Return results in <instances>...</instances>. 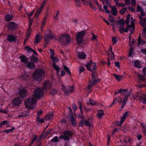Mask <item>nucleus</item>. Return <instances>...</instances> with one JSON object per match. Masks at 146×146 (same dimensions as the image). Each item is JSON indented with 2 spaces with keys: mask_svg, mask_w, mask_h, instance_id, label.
<instances>
[{
  "mask_svg": "<svg viewBox=\"0 0 146 146\" xmlns=\"http://www.w3.org/2000/svg\"><path fill=\"white\" fill-rule=\"evenodd\" d=\"M8 122L7 121H5L2 122L0 125V127H2V126L3 125H4L6 124H8Z\"/></svg>",
  "mask_w": 146,
  "mask_h": 146,
  "instance_id": "nucleus-54",
  "label": "nucleus"
},
{
  "mask_svg": "<svg viewBox=\"0 0 146 146\" xmlns=\"http://www.w3.org/2000/svg\"><path fill=\"white\" fill-rule=\"evenodd\" d=\"M85 34V32L84 31L79 32L76 34V39L78 43L80 44L82 42L83 40V38Z\"/></svg>",
  "mask_w": 146,
  "mask_h": 146,
  "instance_id": "nucleus-6",
  "label": "nucleus"
},
{
  "mask_svg": "<svg viewBox=\"0 0 146 146\" xmlns=\"http://www.w3.org/2000/svg\"><path fill=\"white\" fill-rule=\"evenodd\" d=\"M15 129V128H14V127H12V128L11 129L5 130H4L3 131V132H5L7 133H8L10 132L11 131H13Z\"/></svg>",
  "mask_w": 146,
  "mask_h": 146,
  "instance_id": "nucleus-37",
  "label": "nucleus"
},
{
  "mask_svg": "<svg viewBox=\"0 0 146 146\" xmlns=\"http://www.w3.org/2000/svg\"><path fill=\"white\" fill-rule=\"evenodd\" d=\"M48 32L49 33L48 34H46L44 36V39L45 42H48L50 39L54 38L50 31L48 30Z\"/></svg>",
  "mask_w": 146,
  "mask_h": 146,
  "instance_id": "nucleus-8",
  "label": "nucleus"
},
{
  "mask_svg": "<svg viewBox=\"0 0 146 146\" xmlns=\"http://www.w3.org/2000/svg\"><path fill=\"white\" fill-rule=\"evenodd\" d=\"M109 18L110 21L111 23H113L114 22L115 20L114 18L111 17V15H109Z\"/></svg>",
  "mask_w": 146,
  "mask_h": 146,
  "instance_id": "nucleus-53",
  "label": "nucleus"
},
{
  "mask_svg": "<svg viewBox=\"0 0 146 146\" xmlns=\"http://www.w3.org/2000/svg\"><path fill=\"white\" fill-rule=\"evenodd\" d=\"M13 15L11 14H7L5 16V20L7 21H10L13 19Z\"/></svg>",
  "mask_w": 146,
  "mask_h": 146,
  "instance_id": "nucleus-19",
  "label": "nucleus"
},
{
  "mask_svg": "<svg viewBox=\"0 0 146 146\" xmlns=\"http://www.w3.org/2000/svg\"><path fill=\"white\" fill-rule=\"evenodd\" d=\"M61 88L67 94H69L72 93L74 90V86H67L66 87L62 84L61 85Z\"/></svg>",
  "mask_w": 146,
  "mask_h": 146,
  "instance_id": "nucleus-4",
  "label": "nucleus"
},
{
  "mask_svg": "<svg viewBox=\"0 0 146 146\" xmlns=\"http://www.w3.org/2000/svg\"><path fill=\"white\" fill-rule=\"evenodd\" d=\"M92 79L95 78L97 76V74L95 72H92Z\"/></svg>",
  "mask_w": 146,
  "mask_h": 146,
  "instance_id": "nucleus-61",
  "label": "nucleus"
},
{
  "mask_svg": "<svg viewBox=\"0 0 146 146\" xmlns=\"http://www.w3.org/2000/svg\"><path fill=\"white\" fill-rule=\"evenodd\" d=\"M76 4L78 7H80L81 5V2L80 0H75Z\"/></svg>",
  "mask_w": 146,
  "mask_h": 146,
  "instance_id": "nucleus-52",
  "label": "nucleus"
},
{
  "mask_svg": "<svg viewBox=\"0 0 146 146\" xmlns=\"http://www.w3.org/2000/svg\"><path fill=\"white\" fill-rule=\"evenodd\" d=\"M42 38V36H40L39 34H37L35 36V40L34 43L35 45L36 44L38 43L40 41V40Z\"/></svg>",
  "mask_w": 146,
  "mask_h": 146,
  "instance_id": "nucleus-18",
  "label": "nucleus"
},
{
  "mask_svg": "<svg viewBox=\"0 0 146 146\" xmlns=\"http://www.w3.org/2000/svg\"><path fill=\"white\" fill-rule=\"evenodd\" d=\"M138 45H143L145 43V41L143 40H141V38L140 36H139L138 38Z\"/></svg>",
  "mask_w": 146,
  "mask_h": 146,
  "instance_id": "nucleus-34",
  "label": "nucleus"
},
{
  "mask_svg": "<svg viewBox=\"0 0 146 146\" xmlns=\"http://www.w3.org/2000/svg\"><path fill=\"white\" fill-rule=\"evenodd\" d=\"M128 113H129V112L128 111H126L123 114V116L121 117L120 121V123L121 124L124 121L125 118Z\"/></svg>",
  "mask_w": 146,
  "mask_h": 146,
  "instance_id": "nucleus-26",
  "label": "nucleus"
},
{
  "mask_svg": "<svg viewBox=\"0 0 146 146\" xmlns=\"http://www.w3.org/2000/svg\"><path fill=\"white\" fill-rule=\"evenodd\" d=\"M113 75L116 79L118 81H119L122 79L124 77L123 75H118L115 74H114Z\"/></svg>",
  "mask_w": 146,
  "mask_h": 146,
  "instance_id": "nucleus-27",
  "label": "nucleus"
},
{
  "mask_svg": "<svg viewBox=\"0 0 146 146\" xmlns=\"http://www.w3.org/2000/svg\"><path fill=\"white\" fill-rule=\"evenodd\" d=\"M58 140V137L55 136L52 139L51 141L53 142H57Z\"/></svg>",
  "mask_w": 146,
  "mask_h": 146,
  "instance_id": "nucleus-48",
  "label": "nucleus"
},
{
  "mask_svg": "<svg viewBox=\"0 0 146 146\" xmlns=\"http://www.w3.org/2000/svg\"><path fill=\"white\" fill-rule=\"evenodd\" d=\"M27 93V91L25 89H22L20 90L19 92V94L21 98L25 97Z\"/></svg>",
  "mask_w": 146,
  "mask_h": 146,
  "instance_id": "nucleus-14",
  "label": "nucleus"
},
{
  "mask_svg": "<svg viewBox=\"0 0 146 146\" xmlns=\"http://www.w3.org/2000/svg\"><path fill=\"white\" fill-rule=\"evenodd\" d=\"M85 66L88 70L91 71H93L96 69V64L94 62H88Z\"/></svg>",
  "mask_w": 146,
  "mask_h": 146,
  "instance_id": "nucleus-7",
  "label": "nucleus"
},
{
  "mask_svg": "<svg viewBox=\"0 0 146 146\" xmlns=\"http://www.w3.org/2000/svg\"><path fill=\"white\" fill-rule=\"evenodd\" d=\"M138 100L143 104H146V95L143 94L141 95L139 97Z\"/></svg>",
  "mask_w": 146,
  "mask_h": 146,
  "instance_id": "nucleus-12",
  "label": "nucleus"
},
{
  "mask_svg": "<svg viewBox=\"0 0 146 146\" xmlns=\"http://www.w3.org/2000/svg\"><path fill=\"white\" fill-rule=\"evenodd\" d=\"M122 94L125 96L124 97H126L128 99V96L130 94V92L127 90V89H123V90Z\"/></svg>",
  "mask_w": 146,
  "mask_h": 146,
  "instance_id": "nucleus-21",
  "label": "nucleus"
},
{
  "mask_svg": "<svg viewBox=\"0 0 146 146\" xmlns=\"http://www.w3.org/2000/svg\"><path fill=\"white\" fill-rule=\"evenodd\" d=\"M29 36L30 35H29V34H26V36L24 40V42L25 43L28 40Z\"/></svg>",
  "mask_w": 146,
  "mask_h": 146,
  "instance_id": "nucleus-56",
  "label": "nucleus"
},
{
  "mask_svg": "<svg viewBox=\"0 0 146 146\" xmlns=\"http://www.w3.org/2000/svg\"><path fill=\"white\" fill-rule=\"evenodd\" d=\"M134 65L135 67L137 68H140L142 67L140 64V61L139 60H136L134 61Z\"/></svg>",
  "mask_w": 146,
  "mask_h": 146,
  "instance_id": "nucleus-22",
  "label": "nucleus"
},
{
  "mask_svg": "<svg viewBox=\"0 0 146 146\" xmlns=\"http://www.w3.org/2000/svg\"><path fill=\"white\" fill-rule=\"evenodd\" d=\"M17 27V25L14 22L9 23L8 25V27L9 29L12 30H15Z\"/></svg>",
  "mask_w": 146,
  "mask_h": 146,
  "instance_id": "nucleus-10",
  "label": "nucleus"
},
{
  "mask_svg": "<svg viewBox=\"0 0 146 146\" xmlns=\"http://www.w3.org/2000/svg\"><path fill=\"white\" fill-rule=\"evenodd\" d=\"M99 79L96 80L95 79V78H94L92 79L90 82H92L94 85L96 84L98 82H99Z\"/></svg>",
  "mask_w": 146,
  "mask_h": 146,
  "instance_id": "nucleus-36",
  "label": "nucleus"
},
{
  "mask_svg": "<svg viewBox=\"0 0 146 146\" xmlns=\"http://www.w3.org/2000/svg\"><path fill=\"white\" fill-rule=\"evenodd\" d=\"M30 60L33 62H37L38 61V59L37 58L34 56L33 55L32 56L30 57Z\"/></svg>",
  "mask_w": 146,
  "mask_h": 146,
  "instance_id": "nucleus-35",
  "label": "nucleus"
},
{
  "mask_svg": "<svg viewBox=\"0 0 146 146\" xmlns=\"http://www.w3.org/2000/svg\"><path fill=\"white\" fill-rule=\"evenodd\" d=\"M51 58L52 59L54 63L55 64L58 61V59L56 57H54V56H51Z\"/></svg>",
  "mask_w": 146,
  "mask_h": 146,
  "instance_id": "nucleus-44",
  "label": "nucleus"
},
{
  "mask_svg": "<svg viewBox=\"0 0 146 146\" xmlns=\"http://www.w3.org/2000/svg\"><path fill=\"white\" fill-rule=\"evenodd\" d=\"M128 99L126 97H124L123 98H121V100L120 101L119 103V104H121V103H122V105L121 106V108L122 109L123 108L126 104V102H127Z\"/></svg>",
  "mask_w": 146,
  "mask_h": 146,
  "instance_id": "nucleus-13",
  "label": "nucleus"
},
{
  "mask_svg": "<svg viewBox=\"0 0 146 146\" xmlns=\"http://www.w3.org/2000/svg\"><path fill=\"white\" fill-rule=\"evenodd\" d=\"M25 49L28 52H31L33 51L32 49L29 47V46H25Z\"/></svg>",
  "mask_w": 146,
  "mask_h": 146,
  "instance_id": "nucleus-57",
  "label": "nucleus"
},
{
  "mask_svg": "<svg viewBox=\"0 0 146 146\" xmlns=\"http://www.w3.org/2000/svg\"><path fill=\"white\" fill-rule=\"evenodd\" d=\"M116 5L118 7H124L125 6V4L121 3H117Z\"/></svg>",
  "mask_w": 146,
  "mask_h": 146,
  "instance_id": "nucleus-38",
  "label": "nucleus"
},
{
  "mask_svg": "<svg viewBox=\"0 0 146 146\" xmlns=\"http://www.w3.org/2000/svg\"><path fill=\"white\" fill-rule=\"evenodd\" d=\"M110 7L111 9V12L112 13V15L114 16H116L117 14V9L115 6H111Z\"/></svg>",
  "mask_w": 146,
  "mask_h": 146,
  "instance_id": "nucleus-16",
  "label": "nucleus"
},
{
  "mask_svg": "<svg viewBox=\"0 0 146 146\" xmlns=\"http://www.w3.org/2000/svg\"><path fill=\"white\" fill-rule=\"evenodd\" d=\"M21 102V100L19 97H16L13 100V104L15 106H18Z\"/></svg>",
  "mask_w": 146,
  "mask_h": 146,
  "instance_id": "nucleus-11",
  "label": "nucleus"
},
{
  "mask_svg": "<svg viewBox=\"0 0 146 146\" xmlns=\"http://www.w3.org/2000/svg\"><path fill=\"white\" fill-rule=\"evenodd\" d=\"M119 28V31L121 33H123L124 32H127L128 30L129 29L130 30V28L129 27V25L126 27L125 29L124 27H120Z\"/></svg>",
  "mask_w": 146,
  "mask_h": 146,
  "instance_id": "nucleus-17",
  "label": "nucleus"
},
{
  "mask_svg": "<svg viewBox=\"0 0 146 146\" xmlns=\"http://www.w3.org/2000/svg\"><path fill=\"white\" fill-rule=\"evenodd\" d=\"M143 74L146 76V67H144L143 68Z\"/></svg>",
  "mask_w": 146,
  "mask_h": 146,
  "instance_id": "nucleus-64",
  "label": "nucleus"
},
{
  "mask_svg": "<svg viewBox=\"0 0 146 146\" xmlns=\"http://www.w3.org/2000/svg\"><path fill=\"white\" fill-rule=\"evenodd\" d=\"M53 66L54 68L57 71V73H58L59 72V68L55 64L53 63Z\"/></svg>",
  "mask_w": 146,
  "mask_h": 146,
  "instance_id": "nucleus-46",
  "label": "nucleus"
},
{
  "mask_svg": "<svg viewBox=\"0 0 146 146\" xmlns=\"http://www.w3.org/2000/svg\"><path fill=\"white\" fill-rule=\"evenodd\" d=\"M29 114V110H27V111H24L22 113V116L25 117Z\"/></svg>",
  "mask_w": 146,
  "mask_h": 146,
  "instance_id": "nucleus-39",
  "label": "nucleus"
},
{
  "mask_svg": "<svg viewBox=\"0 0 146 146\" xmlns=\"http://www.w3.org/2000/svg\"><path fill=\"white\" fill-rule=\"evenodd\" d=\"M79 69L80 73L83 72L85 70L84 67L82 66L79 67Z\"/></svg>",
  "mask_w": 146,
  "mask_h": 146,
  "instance_id": "nucleus-42",
  "label": "nucleus"
},
{
  "mask_svg": "<svg viewBox=\"0 0 146 146\" xmlns=\"http://www.w3.org/2000/svg\"><path fill=\"white\" fill-rule=\"evenodd\" d=\"M86 103L90 105H94L96 104V102L91 99L87 100Z\"/></svg>",
  "mask_w": 146,
  "mask_h": 146,
  "instance_id": "nucleus-28",
  "label": "nucleus"
},
{
  "mask_svg": "<svg viewBox=\"0 0 146 146\" xmlns=\"http://www.w3.org/2000/svg\"><path fill=\"white\" fill-rule=\"evenodd\" d=\"M72 107L74 111H75L77 109V106L75 104H72Z\"/></svg>",
  "mask_w": 146,
  "mask_h": 146,
  "instance_id": "nucleus-63",
  "label": "nucleus"
},
{
  "mask_svg": "<svg viewBox=\"0 0 146 146\" xmlns=\"http://www.w3.org/2000/svg\"><path fill=\"white\" fill-rule=\"evenodd\" d=\"M87 2L88 3L89 6L92 9L94 10L95 11H96V8L93 6V4L91 2Z\"/></svg>",
  "mask_w": 146,
  "mask_h": 146,
  "instance_id": "nucleus-50",
  "label": "nucleus"
},
{
  "mask_svg": "<svg viewBox=\"0 0 146 146\" xmlns=\"http://www.w3.org/2000/svg\"><path fill=\"white\" fill-rule=\"evenodd\" d=\"M103 111L102 110H100L98 111V116L100 118H102V116L104 115Z\"/></svg>",
  "mask_w": 146,
  "mask_h": 146,
  "instance_id": "nucleus-32",
  "label": "nucleus"
},
{
  "mask_svg": "<svg viewBox=\"0 0 146 146\" xmlns=\"http://www.w3.org/2000/svg\"><path fill=\"white\" fill-rule=\"evenodd\" d=\"M53 115L50 113L48 114L45 117V119L46 120L52 119L53 118Z\"/></svg>",
  "mask_w": 146,
  "mask_h": 146,
  "instance_id": "nucleus-31",
  "label": "nucleus"
},
{
  "mask_svg": "<svg viewBox=\"0 0 146 146\" xmlns=\"http://www.w3.org/2000/svg\"><path fill=\"white\" fill-rule=\"evenodd\" d=\"M123 90L122 89H120L117 91H116L114 92L115 94H118L119 93H120L121 94H122L123 93Z\"/></svg>",
  "mask_w": 146,
  "mask_h": 146,
  "instance_id": "nucleus-49",
  "label": "nucleus"
},
{
  "mask_svg": "<svg viewBox=\"0 0 146 146\" xmlns=\"http://www.w3.org/2000/svg\"><path fill=\"white\" fill-rule=\"evenodd\" d=\"M59 40L62 43H65L66 42V43H68L70 42V38L69 35L66 34L62 35L59 38Z\"/></svg>",
  "mask_w": 146,
  "mask_h": 146,
  "instance_id": "nucleus-5",
  "label": "nucleus"
},
{
  "mask_svg": "<svg viewBox=\"0 0 146 146\" xmlns=\"http://www.w3.org/2000/svg\"><path fill=\"white\" fill-rule=\"evenodd\" d=\"M130 14H128L127 16L126 20V23L129 25V19L130 17Z\"/></svg>",
  "mask_w": 146,
  "mask_h": 146,
  "instance_id": "nucleus-45",
  "label": "nucleus"
},
{
  "mask_svg": "<svg viewBox=\"0 0 146 146\" xmlns=\"http://www.w3.org/2000/svg\"><path fill=\"white\" fill-rule=\"evenodd\" d=\"M117 26L118 27H124V23L123 20H121L119 21H117Z\"/></svg>",
  "mask_w": 146,
  "mask_h": 146,
  "instance_id": "nucleus-30",
  "label": "nucleus"
},
{
  "mask_svg": "<svg viewBox=\"0 0 146 146\" xmlns=\"http://www.w3.org/2000/svg\"><path fill=\"white\" fill-rule=\"evenodd\" d=\"M64 69H65L66 72L70 75L71 74V73L69 68L66 66H64Z\"/></svg>",
  "mask_w": 146,
  "mask_h": 146,
  "instance_id": "nucleus-43",
  "label": "nucleus"
},
{
  "mask_svg": "<svg viewBox=\"0 0 146 146\" xmlns=\"http://www.w3.org/2000/svg\"><path fill=\"white\" fill-rule=\"evenodd\" d=\"M119 97L116 98L115 99L112 103V104H116L119 101Z\"/></svg>",
  "mask_w": 146,
  "mask_h": 146,
  "instance_id": "nucleus-59",
  "label": "nucleus"
},
{
  "mask_svg": "<svg viewBox=\"0 0 146 146\" xmlns=\"http://www.w3.org/2000/svg\"><path fill=\"white\" fill-rule=\"evenodd\" d=\"M43 89L38 88L36 89L34 92V97L28 98L26 100L25 102L26 107L31 109L35 108L36 107V99H39L43 96L44 89L45 90H48L51 87L50 82L49 81H45L43 84Z\"/></svg>",
  "mask_w": 146,
  "mask_h": 146,
  "instance_id": "nucleus-1",
  "label": "nucleus"
},
{
  "mask_svg": "<svg viewBox=\"0 0 146 146\" xmlns=\"http://www.w3.org/2000/svg\"><path fill=\"white\" fill-rule=\"evenodd\" d=\"M135 21V19H133L132 17H131V25H129L130 28V34H133L134 33L135 29V25L134 22Z\"/></svg>",
  "mask_w": 146,
  "mask_h": 146,
  "instance_id": "nucleus-9",
  "label": "nucleus"
},
{
  "mask_svg": "<svg viewBox=\"0 0 146 146\" xmlns=\"http://www.w3.org/2000/svg\"><path fill=\"white\" fill-rule=\"evenodd\" d=\"M44 73V71L42 69L36 70L33 74V79L37 81H40L41 80V77L43 76Z\"/></svg>",
  "mask_w": 146,
  "mask_h": 146,
  "instance_id": "nucleus-2",
  "label": "nucleus"
},
{
  "mask_svg": "<svg viewBox=\"0 0 146 146\" xmlns=\"http://www.w3.org/2000/svg\"><path fill=\"white\" fill-rule=\"evenodd\" d=\"M112 42L113 44H115L116 43L117 40L116 38L115 37H113L112 38Z\"/></svg>",
  "mask_w": 146,
  "mask_h": 146,
  "instance_id": "nucleus-51",
  "label": "nucleus"
},
{
  "mask_svg": "<svg viewBox=\"0 0 146 146\" xmlns=\"http://www.w3.org/2000/svg\"><path fill=\"white\" fill-rule=\"evenodd\" d=\"M72 133L69 130H66L63 133V134L60 135L59 138L64 141H68L69 140V137L72 136Z\"/></svg>",
  "mask_w": 146,
  "mask_h": 146,
  "instance_id": "nucleus-3",
  "label": "nucleus"
},
{
  "mask_svg": "<svg viewBox=\"0 0 146 146\" xmlns=\"http://www.w3.org/2000/svg\"><path fill=\"white\" fill-rule=\"evenodd\" d=\"M44 8V7H43V6H41L36 12L35 15V17H36L38 16L40 13L42 11Z\"/></svg>",
  "mask_w": 146,
  "mask_h": 146,
  "instance_id": "nucleus-23",
  "label": "nucleus"
},
{
  "mask_svg": "<svg viewBox=\"0 0 146 146\" xmlns=\"http://www.w3.org/2000/svg\"><path fill=\"white\" fill-rule=\"evenodd\" d=\"M85 124L86 126L90 127L91 126V123L88 120H84Z\"/></svg>",
  "mask_w": 146,
  "mask_h": 146,
  "instance_id": "nucleus-41",
  "label": "nucleus"
},
{
  "mask_svg": "<svg viewBox=\"0 0 146 146\" xmlns=\"http://www.w3.org/2000/svg\"><path fill=\"white\" fill-rule=\"evenodd\" d=\"M20 58L21 59V61L22 62L26 64L27 63L28 60L27 58L25 56L21 55L20 56Z\"/></svg>",
  "mask_w": 146,
  "mask_h": 146,
  "instance_id": "nucleus-24",
  "label": "nucleus"
},
{
  "mask_svg": "<svg viewBox=\"0 0 146 146\" xmlns=\"http://www.w3.org/2000/svg\"><path fill=\"white\" fill-rule=\"evenodd\" d=\"M36 119L39 122L42 123L44 121V120L43 119H40V117H37Z\"/></svg>",
  "mask_w": 146,
  "mask_h": 146,
  "instance_id": "nucleus-55",
  "label": "nucleus"
},
{
  "mask_svg": "<svg viewBox=\"0 0 146 146\" xmlns=\"http://www.w3.org/2000/svg\"><path fill=\"white\" fill-rule=\"evenodd\" d=\"M42 110H40L37 112V117H40V116L42 113Z\"/></svg>",
  "mask_w": 146,
  "mask_h": 146,
  "instance_id": "nucleus-58",
  "label": "nucleus"
},
{
  "mask_svg": "<svg viewBox=\"0 0 146 146\" xmlns=\"http://www.w3.org/2000/svg\"><path fill=\"white\" fill-rule=\"evenodd\" d=\"M129 50V56L131 57L134 54L133 48L132 47H130Z\"/></svg>",
  "mask_w": 146,
  "mask_h": 146,
  "instance_id": "nucleus-33",
  "label": "nucleus"
},
{
  "mask_svg": "<svg viewBox=\"0 0 146 146\" xmlns=\"http://www.w3.org/2000/svg\"><path fill=\"white\" fill-rule=\"evenodd\" d=\"M78 56L79 58L82 59H84L86 58V55L83 52H78Z\"/></svg>",
  "mask_w": 146,
  "mask_h": 146,
  "instance_id": "nucleus-20",
  "label": "nucleus"
},
{
  "mask_svg": "<svg viewBox=\"0 0 146 146\" xmlns=\"http://www.w3.org/2000/svg\"><path fill=\"white\" fill-rule=\"evenodd\" d=\"M127 9V8H123L119 11V13L122 15L124 14Z\"/></svg>",
  "mask_w": 146,
  "mask_h": 146,
  "instance_id": "nucleus-40",
  "label": "nucleus"
},
{
  "mask_svg": "<svg viewBox=\"0 0 146 146\" xmlns=\"http://www.w3.org/2000/svg\"><path fill=\"white\" fill-rule=\"evenodd\" d=\"M137 76L138 78L140 80L142 81H145V77L142 74L137 73Z\"/></svg>",
  "mask_w": 146,
  "mask_h": 146,
  "instance_id": "nucleus-29",
  "label": "nucleus"
},
{
  "mask_svg": "<svg viewBox=\"0 0 146 146\" xmlns=\"http://www.w3.org/2000/svg\"><path fill=\"white\" fill-rule=\"evenodd\" d=\"M7 38L9 42H12L16 40L17 37L16 36L14 35H10L8 36Z\"/></svg>",
  "mask_w": 146,
  "mask_h": 146,
  "instance_id": "nucleus-15",
  "label": "nucleus"
},
{
  "mask_svg": "<svg viewBox=\"0 0 146 146\" xmlns=\"http://www.w3.org/2000/svg\"><path fill=\"white\" fill-rule=\"evenodd\" d=\"M103 8L105 10L106 12L107 13L109 14L110 11L108 10V6L107 5H104L103 7Z\"/></svg>",
  "mask_w": 146,
  "mask_h": 146,
  "instance_id": "nucleus-47",
  "label": "nucleus"
},
{
  "mask_svg": "<svg viewBox=\"0 0 146 146\" xmlns=\"http://www.w3.org/2000/svg\"><path fill=\"white\" fill-rule=\"evenodd\" d=\"M37 139V137L36 135H35L34 138L32 140L30 143L31 144H33L34 141Z\"/></svg>",
  "mask_w": 146,
  "mask_h": 146,
  "instance_id": "nucleus-60",
  "label": "nucleus"
},
{
  "mask_svg": "<svg viewBox=\"0 0 146 146\" xmlns=\"http://www.w3.org/2000/svg\"><path fill=\"white\" fill-rule=\"evenodd\" d=\"M28 67L30 69H34L35 68V66L34 63L31 62H29L27 63Z\"/></svg>",
  "mask_w": 146,
  "mask_h": 146,
  "instance_id": "nucleus-25",
  "label": "nucleus"
},
{
  "mask_svg": "<svg viewBox=\"0 0 146 146\" xmlns=\"http://www.w3.org/2000/svg\"><path fill=\"white\" fill-rule=\"evenodd\" d=\"M50 53L51 57V56H54V51L52 49H50Z\"/></svg>",
  "mask_w": 146,
  "mask_h": 146,
  "instance_id": "nucleus-62",
  "label": "nucleus"
}]
</instances>
